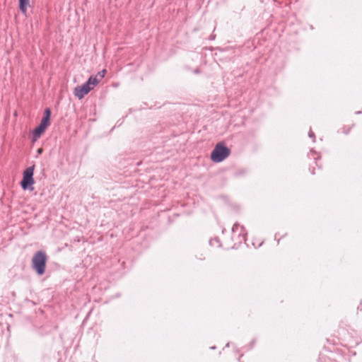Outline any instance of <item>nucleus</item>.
Returning a JSON list of instances; mask_svg holds the SVG:
<instances>
[{"mask_svg": "<svg viewBox=\"0 0 362 362\" xmlns=\"http://www.w3.org/2000/svg\"><path fill=\"white\" fill-rule=\"evenodd\" d=\"M230 150L223 142L218 143L211 153V159L214 163H220L229 156Z\"/></svg>", "mask_w": 362, "mask_h": 362, "instance_id": "nucleus-1", "label": "nucleus"}, {"mask_svg": "<svg viewBox=\"0 0 362 362\" xmlns=\"http://www.w3.org/2000/svg\"><path fill=\"white\" fill-rule=\"evenodd\" d=\"M47 257L45 252H37L32 259L33 269L38 275H42L45 272Z\"/></svg>", "mask_w": 362, "mask_h": 362, "instance_id": "nucleus-2", "label": "nucleus"}, {"mask_svg": "<svg viewBox=\"0 0 362 362\" xmlns=\"http://www.w3.org/2000/svg\"><path fill=\"white\" fill-rule=\"evenodd\" d=\"M51 111L49 108L45 109V116L41 120L40 125L33 130V141H36L45 131L50 122Z\"/></svg>", "mask_w": 362, "mask_h": 362, "instance_id": "nucleus-3", "label": "nucleus"}, {"mask_svg": "<svg viewBox=\"0 0 362 362\" xmlns=\"http://www.w3.org/2000/svg\"><path fill=\"white\" fill-rule=\"evenodd\" d=\"M35 165L27 168L23 172V180H21V185L23 189H26L28 186L34 184L33 173H34Z\"/></svg>", "mask_w": 362, "mask_h": 362, "instance_id": "nucleus-4", "label": "nucleus"}, {"mask_svg": "<svg viewBox=\"0 0 362 362\" xmlns=\"http://www.w3.org/2000/svg\"><path fill=\"white\" fill-rule=\"evenodd\" d=\"M90 88H89L87 83L81 86H78L74 89V95L78 98L79 100H81L84 98L86 95H87L90 91Z\"/></svg>", "mask_w": 362, "mask_h": 362, "instance_id": "nucleus-5", "label": "nucleus"}, {"mask_svg": "<svg viewBox=\"0 0 362 362\" xmlns=\"http://www.w3.org/2000/svg\"><path fill=\"white\" fill-rule=\"evenodd\" d=\"M100 79L95 75V76H91L88 80L86 81L87 84L88 85L90 90H93L94 87L98 86L99 83L100 82Z\"/></svg>", "mask_w": 362, "mask_h": 362, "instance_id": "nucleus-6", "label": "nucleus"}, {"mask_svg": "<svg viewBox=\"0 0 362 362\" xmlns=\"http://www.w3.org/2000/svg\"><path fill=\"white\" fill-rule=\"evenodd\" d=\"M19 2V8L21 11L26 14L27 7L29 5V0H18Z\"/></svg>", "mask_w": 362, "mask_h": 362, "instance_id": "nucleus-7", "label": "nucleus"}, {"mask_svg": "<svg viewBox=\"0 0 362 362\" xmlns=\"http://www.w3.org/2000/svg\"><path fill=\"white\" fill-rule=\"evenodd\" d=\"M106 73H107L106 69H103L102 71H99V72L96 74V76H98L100 80H102V79L105 77V76Z\"/></svg>", "mask_w": 362, "mask_h": 362, "instance_id": "nucleus-8", "label": "nucleus"}, {"mask_svg": "<svg viewBox=\"0 0 362 362\" xmlns=\"http://www.w3.org/2000/svg\"><path fill=\"white\" fill-rule=\"evenodd\" d=\"M38 152H39V153H41V152H42V149H39V150H38Z\"/></svg>", "mask_w": 362, "mask_h": 362, "instance_id": "nucleus-9", "label": "nucleus"}]
</instances>
